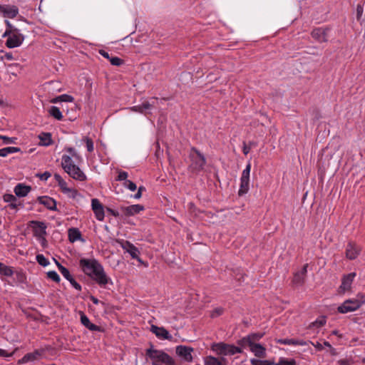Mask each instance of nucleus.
<instances>
[{"mask_svg":"<svg viewBox=\"0 0 365 365\" xmlns=\"http://www.w3.org/2000/svg\"><path fill=\"white\" fill-rule=\"evenodd\" d=\"M99 53H100L102 56H103L104 58H107V59H108V60L110 61V58L111 57H110L109 53H108V52H106V51H104V50H100V51H99Z\"/></svg>","mask_w":365,"mask_h":365,"instance_id":"obj_55","label":"nucleus"},{"mask_svg":"<svg viewBox=\"0 0 365 365\" xmlns=\"http://www.w3.org/2000/svg\"><path fill=\"white\" fill-rule=\"evenodd\" d=\"M339 365H350V361L347 359H341L339 361Z\"/></svg>","mask_w":365,"mask_h":365,"instance_id":"obj_60","label":"nucleus"},{"mask_svg":"<svg viewBox=\"0 0 365 365\" xmlns=\"http://www.w3.org/2000/svg\"><path fill=\"white\" fill-rule=\"evenodd\" d=\"M7 36L6 46L9 48L20 46L24 40V36L19 31H17L16 34H9Z\"/></svg>","mask_w":365,"mask_h":365,"instance_id":"obj_8","label":"nucleus"},{"mask_svg":"<svg viewBox=\"0 0 365 365\" xmlns=\"http://www.w3.org/2000/svg\"><path fill=\"white\" fill-rule=\"evenodd\" d=\"M84 140L86 143V148L88 152H92L93 150V142L89 138H85Z\"/></svg>","mask_w":365,"mask_h":365,"instance_id":"obj_48","label":"nucleus"},{"mask_svg":"<svg viewBox=\"0 0 365 365\" xmlns=\"http://www.w3.org/2000/svg\"><path fill=\"white\" fill-rule=\"evenodd\" d=\"M244 277H245L244 274H239L236 275V279L237 281L241 282L242 280L244 279Z\"/></svg>","mask_w":365,"mask_h":365,"instance_id":"obj_63","label":"nucleus"},{"mask_svg":"<svg viewBox=\"0 0 365 365\" xmlns=\"http://www.w3.org/2000/svg\"><path fill=\"white\" fill-rule=\"evenodd\" d=\"M123 185L125 187H127L128 189H129L131 191H135L137 188L136 185L133 182L128 180H125L123 182Z\"/></svg>","mask_w":365,"mask_h":365,"instance_id":"obj_46","label":"nucleus"},{"mask_svg":"<svg viewBox=\"0 0 365 365\" xmlns=\"http://www.w3.org/2000/svg\"><path fill=\"white\" fill-rule=\"evenodd\" d=\"M39 203L43 205L50 210H56V202L53 198L48 196H41L38 197Z\"/></svg>","mask_w":365,"mask_h":365,"instance_id":"obj_22","label":"nucleus"},{"mask_svg":"<svg viewBox=\"0 0 365 365\" xmlns=\"http://www.w3.org/2000/svg\"><path fill=\"white\" fill-rule=\"evenodd\" d=\"M328 29H324L322 28L314 29L312 31V36L318 42H326L327 41V31Z\"/></svg>","mask_w":365,"mask_h":365,"instance_id":"obj_21","label":"nucleus"},{"mask_svg":"<svg viewBox=\"0 0 365 365\" xmlns=\"http://www.w3.org/2000/svg\"><path fill=\"white\" fill-rule=\"evenodd\" d=\"M66 150L68 153H69V154L71 155V158L73 157V158H76V160L81 159L80 155L77 153V152L76 151V150L73 148H71V147L66 148Z\"/></svg>","mask_w":365,"mask_h":365,"instance_id":"obj_45","label":"nucleus"},{"mask_svg":"<svg viewBox=\"0 0 365 365\" xmlns=\"http://www.w3.org/2000/svg\"><path fill=\"white\" fill-rule=\"evenodd\" d=\"M312 344L319 351H322L323 349V345L319 342L313 343Z\"/></svg>","mask_w":365,"mask_h":365,"instance_id":"obj_56","label":"nucleus"},{"mask_svg":"<svg viewBox=\"0 0 365 365\" xmlns=\"http://www.w3.org/2000/svg\"><path fill=\"white\" fill-rule=\"evenodd\" d=\"M4 200L6 202H9V207L12 209H16L18 206V204L16 203L17 199L16 196L11 195V194H6L3 197Z\"/></svg>","mask_w":365,"mask_h":365,"instance_id":"obj_29","label":"nucleus"},{"mask_svg":"<svg viewBox=\"0 0 365 365\" xmlns=\"http://www.w3.org/2000/svg\"><path fill=\"white\" fill-rule=\"evenodd\" d=\"M54 178L55 180L58 182V184L60 183V182H61L63 179L61 178V176L58 174V173H55L54 174Z\"/></svg>","mask_w":365,"mask_h":365,"instance_id":"obj_61","label":"nucleus"},{"mask_svg":"<svg viewBox=\"0 0 365 365\" xmlns=\"http://www.w3.org/2000/svg\"><path fill=\"white\" fill-rule=\"evenodd\" d=\"M56 263L57 264V267L60 271V272L61 273V274L67 279V280H70L73 277L71 276V274H70V272L69 270L66 268L65 267H63V265H61L59 262H58L57 261H56Z\"/></svg>","mask_w":365,"mask_h":365,"instance_id":"obj_35","label":"nucleus"},{"mask_svg":"<svg viewBox=\"0 0 365 365\" xmlns=\"http://www.w3.org/2000/svg\"><path fill=\"white\" fill-rule=\"evenodd\" d=\"M296 345L304 346L307 343L302 340H295Z\"/></svg>","mask_w":365,"mask_h":365,"instance_id":"obj_62","label":"nucleus"},{"mask_svg":"<svg viewBox=\"0 0 365 365\" xmlns=\"http://www.w3.org/2000/svg\"><path fill=\"white\" fill-rule=\"evenodd\" d=\"M128 178V173L125 172V171H120L118 173V177L116 178L117 180H127L126 178Z\"/></svg>","mask_w":365,"mask_h":365,"instance_id":"obj_49","label":"nucleus"},{"mask_svg":"<svg viewBox=\"0 0 365 365\" xmlns=\"http://www.w3.org/2000/svg\"><path fill=\"white\" fill-rule=\"evenodd\" d=\"M307 267H308V264H305L300 271L297 272L294 274L293 280H292L294 284H295L297 285H302L304 284L305 277H306L307 272Z\"/></svg>","mask_w":365,"mask_h":365,"instance_id":"obj_19","label":"nucleus"},{"mask_svg":"<svg viewBox=\"0 0 365 365\" xmlns=\"http://www.w3.org/2000/svg\"><path fill=\"white\" fill-rule=\"evenodd\" d=\"M0 12L4 16L8 18H14L19 13V9L15 6H1L0 5Z\"/></svg>","mask_w":365,"mask_h":365,"instance_id":"obj_20","label":"nucleus"},{"mask_svg":"<svg viewBox=\"0 0 365 365\" xmlns=\"http://www.w3.org/2000/svg\"><path fill=\"white\" fill-rule=\"evenodd\" d=\"M91 206L96 218L100 221L103 220L105 217L104 210L103 207L100 201L96 198L92 199Z\"/></svg>","mask_w":365,"mask_h":365,"instance_id":"obj_16","label":"nucleus"},{"mask_svg":"<svg viewBox=\"0 0 365 365\" xmlns=\"http://www.w3.org/2000/svg\"><path fill=\"white\" fill-rule=\"evenodd\" d=\"M59 187H61V190L64 193H71V196L72 197H75L77 194H78V192L77 190H73V189H71V188H68L67 187V183L66 182V181L64 180H63L61 182H60V183L58 184Z\"/></svg>","mask_w":365,"mask_h":365,"instance_id":"obj_28","label":"nucleus"},{"mask_svg":"<svg viewBox=\"0 0 365 365\" xmlns=\"http://www.w3.org/2000/svg\"><path fill=\"white\" fill-rule=\"evenodd\" d=\"M150 331L153 334H155V336L159 339H172V336L164 327H159L155 325H152L150 327Z\"/></svg>","mask_w":365,"mask_h":365,"instance_id":"obj_18","label":"nucleus"},{"mask_svg":"<svg viewBox=\"0 0 365 365\" xmlns=\"http://www.w3.org/2000/svg\"><path fill=\"white\" fill-rule=\"evenodd\" d=\"M263 336V333H252L238 340L237 344L245 348V344L257 343Z\"/></svg>","mask_w":365,"mask_h":365,"instance_id":"obj_12","label":"nucleus"},{"mask_svg":"<svg viewBox=\"0 0 365 365\" xmlns=\"http://www.w3.org/2000/svg\"><path fill=\"white\" fill-rule=\"evenodd\" d=\"M110 62L113 66H119L123 63V60L117 56H114L110 58Z\"/></svg>","mask_w":365,"mask_h":365,"instance_id":"obj_44","label":"nucleus"},{"mask_svg":"<svg viewBox=\"0 0 365 365\" xmlns=\"http://www.w3.org/2000/svg\"><path fill=\"white\" fill-rule=\"evenodd\" d=\"M36 258L38 263L43 267H46L49 264V261L41 254L37 255Z\"/></svg>","mask_w":365,"mask_h":365,"instance_id":"obj_37","label":"nucleus"},{"mask_svg":"<svg viewBox=\"0 0 365 365\" xmlns=\"http://www.w3.org/2000/svg\"><path fill=\"white\" fill-rule=\"evenodd\" d=\"M130 110L133 111V112H138V113H143L145 114L143 110V108H142V105H138V106H133L131 108H130Z\"/></svg>","mask_w":365,"mask_h":365,"instance_id":"obj_51","label":"nucleus"},{"mask_svg":"<svg viewBox=\"0 0 365 365\" xmlns=\"http://www.w3.org/2000/svg\"><path fill=\"white\" fill-rule=\"evenodd\" d=\"M81 322L82 324L91 331H100L101 327L91 323L83 312H81Z\"/></svg>","mask_w":365,"mask_h":365,"instance_id":"obj_24","label":"nucleus"},{"mask_svg":"<svg viewBox=\"0 0 365 365\" xmlns=\"http://www.w3.org/2000/svg\"><path fill=\"white\" fill-rule=\"evenodd\" d=\"M40 356V353L38 351H36L33 353H29L26 354L20 361L21 363H27L29 361H34L37 359V357Z\"/></svg>","mask_w":365,"mask_h":365,"instance_id":"obj_30","label":"nucleus"},{"mask_svg":"<svg viewBox=\"0 0 365 365\" xmlns=\"http://www.w3.org/2000/svg\"><path fill=\"white\" fill-rule=\"evenodd\" d=\"M48 113L56 120H61L63 119V115L60 109L56 106H51L48 110Z\"/></svg>","mask_w":365,"mask_h":365,"instance_id":"obj_32","label":"nucleus"},{"mask_svg":"<svg viewBox=\"0 0 365 365\" xmlns=\"http://www.w3.org/2000/svg\"><path fill=\"white\" fill-rule=\"evenodd\" d=\"M364 302L357 299H347L338 307L337 310L339 313L346 314L358 309Z\"/></svg>","mask_w":365,"mask_h":365,"instance_id":"obj_7","label":"nucleus"},{"mask_svg":"<svg viewBox=\"0 0 365 365\" xmlns=\"http://www.w3.org/2000/svg\"><path fill=\"white\" fill-rule=\"evenodd\" d=\"M79 265L82 271L94 280L101 287L106 288L108 283L113 284L104 271L103 266L95 259H81Z\"/></svg>","mask_w":365,"mask_h":365,"instance_id":"obj_1","label":"nucleus"},{"mask_svg":"<svg viewBox=\"0 0 365 365\" xmlns=\"http://www.w3.org/2000/svg\"><path fill=\"white\" fill-rule=\"evenodd\" d=\"M0 138L4 139V143L8 144V143H13V140H12L11 138H8V137H6V136H1V135H0Z\"/></svg>","mask_w":365,"mask_h":365,"instance_id":"obj_59","label":"nucleus"},{"mask_svg":"<svg viewBox=\"0 0 365 365\" xmlns=\"http://www.w3.org/2000/svg\"><path fill=\"white\" fill-rule=\"evenodd\" d=\"M355 277V272H351L343 276L341 284L339 287V292L340 294H344L345 292L351 289V287Z\"/></svg>","mask_w":365,"mask_h":365,"instance_id":"obj_10","label":"nucleus"},{"mask_svg":"<svg viewBox=\"0 0 365 365\" xmlns=\"http://www.w3.org/2000/svg\"><path fill=\"white\" fill-rule=\"evenodd\" d=\"M20 151V148L17 147H6L0 149V156L6 157L10 153H14Z\"/></svg>","mask_w":365,"mask_h":365,"instance_id":"obj_33","label":"nucleus"},{"mask_svg":"<svg viewBox=\"0 0 365 365\" xmlns=\"http://www.w3.org/2000/svg\"><path fill=\"white\" fill-rule=\"evenodd\" d=\"M81 237V232L77 228H70L68 230V239L71 242L80 240Z\"/></svg>","mask_w":365,"mask_h":365,"instance_id":"obj_26","label":"nucleus"},{"mask_svg":"<svg viewBox=\"0 0 365 365\" xmlns=\"http://www.w3.org/2000/svg\"><path fill=\"white\" fill-rule=\"evenodd\" d=\"M189 158L190 160V164L189 169L192 173H197L204 169L206 164L205 157L195 148H192Z\"/></svg>","mask_w":365,"mask_h":365,"instance_id":"obj_4","label":"nucleus"},{"mask_svg":"<svg viewBox=\"0 0 365 365\" xmlns=\"http://www.w3.org/2000/svg\"><path fill=\"white\" fill-rule=\"evenodd\" d=\"M31 190V186L26 185L23 183H19L14 187V192L17 197H23L26 196Z\"/></svg>","mask_w":365,"mask_h":365,"instance_id":"obj_23","label":"nucleus"},{"mask_svg":"<svg viewBox=\"0 0 365 365\" xmlns=\"http://www.w3.org/2000/svg\"><path fill=\"white\" fill-rule=\"evenodd\" d=\"M12 354H8L7 351L4 349H0V356L6 357V356H11Z\"/></svg>","mask_w":365,"mask_h":365,"instance_id":"obj_58","label":"nucleus"},{"mask_svg":"<svg viewBox=\"0 0 365 365\" xmlns=\"http://www.w3.org/2000/svg\"><path fill=\"white\" fill-rule=\"evenodd\" d=\"M326 324V319H325V317H319L318 318L316 321H314V322H312L310 325H309V327H322L324 326V324Z\"/></svg>","mask_w":365,"mask_h":365,"instance_id":"obj_36","label":"nucleus"},{"mask_svg":"<svg viewBox=\"0 0 365 365\" xmlns=\"http://www.w3.org/2000/svg\"><path fill=\"white\" fill-rule=\"evenodd\" d=\"M51 103H58V102H61V101H60V98H58V97H56V98H53V99L51 101Z\"/></svg>","mask_w":365,"mask_h":365,"instance_id":"obj_64","label":"nucleus"},{"mask_svg":"<svg viewBox=\"0 0 365 365\" xmlns=\"http://www.w3.org/2000/svg\"><path fill=\"white\" fill-rule=\"evenodd\" d=\"M58 98H60L61 102H73L74 100L73 97L67 94L59 96Z\"/></svg>","mask_w":365,"mask_h":365,"instance_id":"obj_47","label":"nucleus"},{"mask_svg":"<svg viewBox=\"0 0 365 365\" xmlns=\"http://www.w3.org/2000/svg\"><path fill=\"white\" fill-rule=\"evenodd\" d=\"M251 170V164L248 163L245 169L242 171L240 178V187L238 191V195L242 196L246 194L250 189V174Z\"/></svg>","mask_w":365,"mask_h":365,"instance_id":"obj_6","label":"nucleus"},{"mask_svg":"<svg viewBox=\"0 0 365 365\" xmlns=\"http://www.w3.org/2000/svg\"><path fill=\"white\" fill-rule=\"evenodd\" d=\"M47 276L49 279H52L56 282H59L61 280L59 275L55 271H49L47 273Z\"/></svg>","mask_w":365,"mask_h":365,"instance_id":"obj_42","label":"nucleus"},{"mask_svg":"<svg viewBox=\"0 0 365 365\" xmlns=\"http://www.w3.org/2000/svg\"><path fill=\"white\" fill-rule=\"evenodd\" d=\"M193 349L189 346L180 345L176 347V354L186 361H192V352Z\"/></svg>","mask_w":365,"mask_h":365,"instance_id":"obj_13","label":"nucleus"},{"mask_svg":"<svg viewBox=\"0 0 365 365\" xmlns=\"http://www.w3.org/2000/svg\"><path fill=\"white\" fill-rule=\"evenodd\" d=\"M68 281L78 291L81 290V286L73 277Z\"/></svg>","mask_w":365,"mask_h":365,"instance_id":"obj_52","label":"nucleus"},{"mask_svg":"<svg viewBox=\"0 0 365 365\" xmlns=\"http://www.w3.org/2000/svg\"><path fill=\"white\" fill-rule=\"evenodd\" d=\"M144 210V207L141 205H133L128 207H121L120 210L123 214L126 216H132L139 213Z\"/></svg>","mask_w":365,"mask_h":365,"instance_id":"obj_17","label":"nucleus"},{"mask_svg":"<svg viewBox=\"0 0 365 365\" xmlns=\"http://www.w3.org/2000/svg\"><path fill=\"white\" fill-rule=\"evenodd\" d=\"M145 190V188L143 186H140L138 187L137 193L134 195L135 199H139L142 196V192Z\"/></svg>","mask_w":365,"mask_h":365,"instance_id":"obj_54","label":"nucleus"},{"mask_svg":"<svg viewBox=\"0 0 365 365\" xmlns=\"http://www.w3.org/2000/svg\"><path fill=\"white\" fill-rule=\"evenodd\" d=\"M295 340L293 339H279L277 340V342L281 344L296 345Z\"/></svg>","mask_w":365,"mask_h":365,"instance_id":"obj_41","label":"nucleus"},{"mask_svg":"<svg viewBox=\"0 0 365 365\" xmlns=\"http://www.w3.org/2000/svg\"><path fill=\"white\" fill-rule=\"evenodd\" d=\"M121 247L125 251L128 252L133 259H136L140 262H142L140 258H139L138 257L140 254L139 250L136 247H135L132 243H130L128 241L123 242L121 243Z\"/></svg>","mask_w":365,"mask_h":365,"instance_id":"obj_15","label":"nucleus"},{"mask_svg":"<svg viewBox=\"0 0 365 365\" xmlns=\"http://www.w3.org/2000/svg\"><path fill=\"white\" fill-rule=\"evenodd\" d=\"M205 365H227V359L224 357L216 358L208 356L205 359Z\"/></svg>","mask_w":365,"mask_h":365,"instance_id":"obj_25","label":"nucleus"},{"mask_svg":"<svg viewBox=\"0 0 365 365\" xmlns=\"http://www.w3.org/2000/svg\"><path fill=\"white\" fill-rule=\"evenodd\" d=\"M14 274V271L11 269V267L4 265L2 268L1 272L0 274L6 276V277H11Z\"/></svg>","mask_w":365,"mask_h":365,"instance_id":"obj_40","label":"nucleus"},{"mask_svg":"<svg viewBox=\"0 0 365 365\" xmlns=\"http://www.w3.org/2000/svg\"><path fill=\"white\" fill-rule=\"evenodd\" d=\"M211 349L217 355L222 356L234 355L242 352V348L223 342L213 343L211 346Z\"/></svg>","mask_w":365,"mask_h":365,"instance_id":"obj_5","label":"nucleus"},{"mask_svg":"<svg viewBox=\"0 0 365 365\" xmlns=\"http://www.w3.org/2000/svg\"><path fill=\"white\" fill-rule=\"evenodd\" d=\"M296 361L294 359H287L285 358H280L279 362L277 364L274 363V365H295Z\"/></svg>","mask_w":365,"mask_h":365,"instance_id":"obj_38","label":"nucleus"},{"mask_svg":"<svg viewBox=\"0 0 365 365\" xmlns=\"http://www.w3.org/2000/svg\"><path fill=\"white\" fill-rule=\"evenodd\" d=\"M61 167L66 173L75 180L83 181L86 179L83 172L78 165L73 164L70 155H63L62 156Z\"/></svg>","mask_w":365,"mask_h":365,"instance_id":"obj_2","label":"nucleus"},{"mask_svg":"<svg viewBox=\"0 0 365 365\" xmlns=\"http://www.w3.org/2000/svg\"><path fill=\"white\" fill-rule=\"evenodd\" d=\"M249 347L250 351L258 358L266 357V349L258 343L245 344V348Z\"/></svg>","mask_w":365,"mask_h":365,"instance_id":"obj_14","label":"nucleus"},{"mask_svg":"<svg viewBox=\"0 0 365 365\" xmlns=\"http://www.w3.org/2000/svg\"><path fill=\"white\" fill-rule=\"evenodd\" d=\"M361 252V247L353 242H349L345 250L346 257L350 260L355 259Z\"/></svg>","mask_w":365,"mask_h":365,"instance_id":"obj_9","label":"nucleus"},{"mask_svg":"<svg viewBox=\"0 0 365 365\" xmlns=\"http://www.w3.org/2000/svg\"><path fill=\"white\" fill-rule=\"evenodd\" d=\"M31 223L33 225L32 229L34 236L45 240L44 236L46 235V224L39 221H31Z\"/></svg>","mask_w":365,"mask_h":365,"instance_id":"obj_11","label":"nucleus"},{"mask_svg":"<svg viewBox=\"0 0 365 365\" xmlns=\"http://www.w3.org/2000/svg\"><path fill=\"white\" fill-rule=\"evenodd\" d=\"M364 9L361 5H358L356 7V19L359 20L363 14Z\"/></svg>","mask_w":365,"mask_h":365,"instance_id":"obj_53","label":"nucleus"},{"mask_svg":"<svg viewBox=\"0 0 365 365\" xmlns=\"http://www.w3.org/2000/svg\"><path fill=\"white\" fill-rule=\"evenodd\" d=\"M223 312L224 309L222 307H217L211 312L210 317L212 318L219 317L222 314Z\"/></svg>","mask_w":365,"mask_h":365,"instance_id":"obj_43","label":"nucleus"},{"mask_svg":"<svg viewBox=\"0 0 365 365\" xmlns=\"http://www.w3.org/2000/svg\"><path fill=\"white\" fill-rule=\"evenodd\" d=\"M40 144L48 146L52 143L51 135L49 133H42L39 135Z\"/></svg>","mask_w":365,"mask_h":365,"instance_id":"obj_27","label":"nucleus"},{"mask_svg":"<svg viewBox=\"0 0 365 365\" xmlns=\"http://www.w3.org/2000/svg\"><path fill=\"white\" fill-rule=\"evenodd\" d=\"M146 355L153 361L152 365H175V361L167 353L162 350L154 349L153 347L146 350Z\"/></svg>","mask_w":365,"mask_h":365,"instance_id":"obj_3","label":"nucleus"},{"mask_svg":"<svg viewBox=\"0 0 365 365\" xmlns=\"http://www.w3.org/2000/svg\"><path fill=\"white\" fill-rule=\"evenodd\" d=\"M157 101H158V98H153L150 101H146L141 103L142 108H143V110L145 114L148 113L147 110L152 109L155 106V102Z\"/></svg>","mask_w":365,"mask_h":365,"instance_id":"obj_31","label":"nucleus"},{"mask_svg":"<svg viewBox=\"0 0 365 365\" xmlns=\"http://www.w3.org/2000/svg\"><path fill=\"white\" fill-rule=\"evenodd\" d=\"M89 298L95 304H98L99 303H101L102 304H103V302H100L96 297H95L93 295H91L89 297Z\"/></svg>","mask_w":365,"mask_h":365,"instance_id":"obj_57","label":"nucleus"},{"mask_svg":"<svg viewBox=\"0 0 365 365\" xmlns=\"http://www.w3.org/2000/svg\"><path fill=\"white\" fill-rule=\"evenodd\" d=\"M36 176L38 177L41 180H46L48 178L51 177V173L46 171L43 173L37 174Z\"/></svg>","mask_w":365,"mask_h":365,"instance_id":"obj_50","label":"nucleus"},{"mask_svg":"<svg viewBox=\"0 0 365 365\" xmlns=\"http://www.w3.org/2000/svg\"><path fill=\"white\" fill-rule=\"evenodd\" d=\"M5 24L6 25V29L3 34V37H6L7 35L12 34L13 33L16 34L17 31H19V29L12 26L9 21L5 20Z\"/></svg>","mask_w":365,"mask_h":365,"instance_id":"obj_34","label":"nucleus"},{"mask_svg":"<svg viewBox=\"0 0 365 365\" xmlns=\"http://www.w3.org/2000/svg\"><path fill=\"white\" fill-rule=\"evenodd\" d=\"M250 363L252 365H274V362L270 361H262L256 359H252L250 360Z\"/></svg>","mask_w":365,"mask_h":365,"instance_id":"obj_39","label":"nucleus"}]
</instances>
